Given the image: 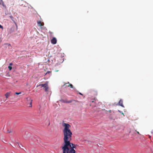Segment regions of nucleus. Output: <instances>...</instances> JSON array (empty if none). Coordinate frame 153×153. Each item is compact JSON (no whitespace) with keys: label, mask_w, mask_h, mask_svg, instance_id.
Instances as JSON below:
<instances>
[{"label":"nucleus","mask_w":153,"mask_h":153,"mask_svg":"<svg viewBox=\"0 0 153 153\" xmlns=\"http://www.w3.org/2000/svg\"><path fill=\"white\" fill-rule=\"evenodd\" d=\"M10 95V92H7L5 94L6 98H7Z\"/></svg>","instance_id":"obj_8"},{"label":"nucleus","mask_w":153,"mask_h":153,"mask_svg":"<svg viewBox=\"0 0 153 153\" xmlns=\"http://www.w3.org/2000/svg\"><path fill=\"white\" fill-rule=\"evenodd\" d=\"M46 84H39V85H37V87H38L39 86H41V87H43L44 88V87L45 86V85H46Z\"/></svg>","instance_id":"obj_10"},{"label":"nucleus","mask_w":153,"mask_h":153,"mask_svg":"<svg viewBox=\"0 0 153 153\" xmlns=\"http://www.w3.org/2000/svg\"><path fill=\"white\" fill-rule=\"evenodd\" d=\"M5 45H6L7 47H8V48H10V47H11V45L10 44L6 43L4 44Z\"/></svg>","instance_id":"obj_11"},{"label":"nucleus","mask_w":153,"mask_h":153,"mask_svg":"<svg viewBox=\"0 0 153 153\" xmlns=\"http://www.w3.org/2000/svg\"><path fill=\"white\" fill-rule=\"evenodd\" d=\"M51 43L53 44H55L57 42V40L55 37H53L51 40Z\"/></svg>","instance_id":"obj_3"},{"label":"nucleus","mask_w":153,"mask_h":153,"mask_svg":"<svg viewBox=\"0 0 153 153\" xmlns=\"http://www.w3.org/2000/svg\"><path fill=\"white\" fill-rule=\"evenodd\" d=\"M67 84H68L69 85H66L65 87H69V86H70V87L71 88H73V85L70 84V83H69V82H68L67 83H65V84H64L62 86H65Z\"/></svg>","instance_id":"obj_4"},{"label":"nucleus","mask_w":153,"mask_h":153,"mask_svg":"<svg viewBox=\"0 0 153 153\" xmlns=\"http://www.w3.org/2000/svg\"><path fill=\"white\" fill-rule=\"evenodd\" d=\"M8 68L10 70H11L12 69V67L11 66H9L8 67Z\"/></svg>","instance_id":"obj_12"},{"label":"nucleus","mask_w":153,"mask_h":153,"mask_svg":"<svg viewBox=\"0 0 153 153\" xmlns=\"http://www.w3.org/2000/svg\"><path fill=\"white\" fill-rule=\"evenodd\" d=\"M60 101L62 102L66 103H69L73 101H76V100H70V101H67L66 100H62Z\"/></svg>","instance_id":"obj_2"},{"label":"nucleus","mask_w":153,"mask_h":153,"mask_svg":"<svg viewBox=\"0 0 153 153\" xmlns=\"http://www.w3.org/2000/svg\"><path fill=\"white\" fill-rule=\"evenodd\" d=\"M0 28H1L2 29H3V26L2 25H0Z\"/></svg>","instance_id":"obj_16"},{"label":"nucleus","mask_w":153,"mask_h":153,"mask_svg":"<svg viewBox=\"0 0 153 153\" xmlns=\"http://www.w3.org/2000/svg\"><path fill=\"white\" fill-rule=\"evenodd\" d=\"M37 24L39 26H42L43 25L42 23L40 21H39L37 22Z\"/></svg>","instance_id":"obj_9"},{"label":"nucleus","mask_w":153,"mask_h":153,"mask_svg":"<svg viewBox=\"0 0 153 153\" xmlns=\"http://www.w3.org/2000/svg\"><path fill=\"white\" fill-rule=\"evenodd\" d=\"M62 125L64 127L63 130L64 143L62 147L63 153H76L74 149H76L77 145L70 142L72 135L70 129L71 126L66 123H63Z\"/></svg>","instance_id":"obj_1"},{"label":"nucleus","mask_w":153,"mask_h":153,"mask_svg":"<svg viewBox=\"0 0 153 153\" xmlns=\"http://www.w3.org/2000/svg\"><path fill=\"white\" fill-rule=\"evenodd\" d=\"M118 105L122 107H124L123 105V101L122 99H120V100L119 101V102H118Z\"/></svg>","instance_id":"obj_5"},{"label":"nucleus","mask_w":153,"mask_h":153,"mask_svg":"<svg viewBox=\"0 0 153 153\" xmlns=\"http://www.w3.org/2000/svg\"><path fill=\"white\" fill-rule=\"evenodd\" d=\"M79 94L81 95H82V94L80 92H79Z\"/></svg>","instance_id":"obj_19"},{"label":"nucleus","mask_w":153,"mask_h":153,"mask_svg":"<svg viewBox=\"0 0 153 153\" xmlns=\"http://www.w3.org/2000/svg\"><path fill=\"white\" fill-rule=\"evenodd\" d=\"M44 88H45V91H48V87L47 84H46Z\"/></svg>","instance_id":"obj_6"},{"label":"nucleus","mask_w":153,"mask_h":153,"mask_svg":"<svg viewBox=\"0 0 153 153\" xmlns=\"http://www.w3.org/2000/svg\"><path fill=\"white\" fill-rule=\"evenodd\" d=\"M10 17L11 19L12 20H13V17L12 16H10Z\"/></svg>","instance_id":"obj_13"},{"label":"nucleus","mask_w":153,"mask_h":153,"mask_svg":"<svg viewBox=\"0 0 153 153\" xmlns=\"http://www.w3.org/2000/svg\"><path fill=\"white\" fill-rule=\"evenodd\" d=\"M16 146H17V145H18V146H19V147H20V148H21V147H20V146H19V144L18 143H16Z\"/></svg>","instance_id":"obj_15"},{"label":"nucleus","mask_w":153,"mask_h":153,"mask_svg":"<svg viewBox=\"0 0 153 153\" xmlns=\"http://www.w3.org/2000/svg\"><path fill=\"white\" fill-rule=\"evenodd\" d=\"M10 65H13V64L12 63H10Z\"/></svg>","instance_id":"obj_20"},{"label":"nucleus","mask_w":153,"mask_h":153,"mask_svg":"<svg viewBox=\"0 0 153 153\" xmlns=\"http://www.w3.org/2000/svg\"><path fill=\"white\" fill-rule=\"evenodd\" d=\"M30 107H32V102H30Z\"/></svg>","instance_id":"obj_17"},{"label":"nucleus","mask_w":153,"mask_h":153,"mask_svg":"<svg viewBox=\"0 0 153 153\" xmlns=\"http://www.w3.org/2000/svg\"><path fill=\"white\" fill-rule=\"evenodd\" d=\"M0 4L3 6L4 7H5V5L2 0H0Z\"/></svg>","instance_id":"obj_7"},{"label":"nucleus","mask_w":153,"mask_h":153,"mask_svg":"<svg viewBox=\"0 0 153 153\" xmlns=\"http://www.w3.org/2000/svg\"><path fill=\"white\" fill-rule=\"evenodd\" d=\"M137 131V133L138 134H140L139 133V132H138V131Z\"/></svg>","instance_id":"obj_18"},{"label":"nucleus","mask_w":153,"mask_h":153,"mask_svg":"<svg viewBox=\"0 0 153 153\" xmlns=\"http://www.w3.org/2000/svg\"><path fill=\"white\" fill-rule=\"evenodd\" d=\"M21 92H19V93L16 92L15 93V94H17V95H18V94H21Z\"/></svg>","instance_id":"obj_14"},{"label":"nucleus","mask_w":153,"mask_h":153,"mask_svg":"<svg viewBox=\"0 0 153 153\" xmlns=\"http://www.w3.org/2000/svg\"><path fill=\"white\" fill-rule=\"evenodd\" d=\"M50 124V123H49L48 124V125H49Z\"/></svg>","instance_id":"obj_21"}]
</instances>
